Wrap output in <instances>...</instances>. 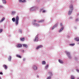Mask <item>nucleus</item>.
<instances>
[{
  "label": "nucleus",
  "mask_w": 79,
  "mask_h": 79,
  "mask_svg": "<svg viewBox=\"0 0 79 79\" xmlns=\"http://www.w3.org/2000/svg\"><path fill=\"white\" fill-rule=\"evenodd\" d=\"M19 17L17 16L15 17V18L14 17L12 19V20L13 22H15V24H16V25H18L19 22Z\"/></svg>",
  "instance_id": "1"
},
{
  "label": "nucleus",
  "mask_w": 79,
  "mask_h": 79,
  "mask_svg": "<svg viewBox=\"0 0 79 79\" xmlns=\"http://www.w3.org/2000/svg\"><path fill=\"white\" fill-rule=\"evenodd\" d=\"M65 53L69 59H71V53L70 52L67 51H65Z\"/></svg>",
  "instance_id": "2"
},
{
  "label": "nucleus",
  "mask_w": 79,
  "mask_h": 79,
  "mask_svg": "<svg viewBox=\"0 0 79 79\" xmlns=\"http://www.w3.org/2000/svg\"><path fill=\"white\" fill-rule=\"evenodd\" d=\"M32 68L35 71H36L37 69V67L35 65H34L33 66Z\"/></svg>",
  "instance_id": "3"
},
{
  "label": "nucleus",
  "mask_w": 79,
  "mask_h": 79,
  "mask_svg": "<svg viewBox=\"0 0 79 79\" xmlns=\"http://www.w3.org/2000/svg\"><path fill=\"white\" fill-rule=\"evenodd\" d=\"M34 42H38V37L37 36H36L35 38L33 40Z\"/></svg>",
  "instance_id": "4"
},
{
  "label": "nucleus",
  "mask_w": 79,
  "mask_h": 79,
  "mask_svg": "<svg viewBox=\"0 0 79 79\" xmlns=\"http://www.w3.org/2000/svg\"><path fill=\"white\" fill-rule=\"evenodd\" d=\"M69 8L70 10H73V6L72 5H70Z\"/></svg>",
  "instance_id": "5"
},
{
  "label": "nucleus",
  "mask_w": 79,
  "mask_h": 79,
  "mask_svg": "<svg viewBox=\"0 0 79 79\" xmlns=\"http://www.w3.org/2000/svg\"><path fill=\"white\" fill-rule=\"evenodd\" d=\"M58 26V24L57 23L52 28V30H53V29H54L56 27H57Z\"/></svg>",
  "instance_id": "6"
},
{
  "label": "nucleus",
  "mask_w": 79,
  "mask_h": 79,
  "mask_svg": "<svg viewBox=\"0 0 79 79\" xmlns=\"http://www.w3.org/2000/svg\"><path fill=\"white\" fill-rule=\"evenodd\" d=\"M42 47H43V46L42 45H40V46H38L36 47V49L38 50L39 48H42Z\"/></svg>",
  "instance_id": "7"
},
{
  "label": "nucleus",
  "mask_w": 79,
  "mask_h": 79,
  "mask_svg": "<svg viewBox=\"0 0 79 79\" xmlns=\"http://www.w3.org/2000/svg\"><path fill=\"white\" fill-rule=\"evenodd\" d=\"M72 12H73V10H69V11L68 12V15H71Z\"/></svg>",
  "instance_id": "8"
},
{
  "label": "nucleus",
  "mask_w": 79,
  "mask_h": 79,
  "mask_svg": "<svg viewBox=\"0 0 79 79\" xmlns=\"http://www.w3.org/2000/svg\"><path fill=\"white\" fill-rule=\"evenodd\" d=\"M64 29V27H61L60 28V30L59 31V32L60 33L62 31H63V30Z\"/></svg>",
  "instance_id": "9"
},
{
  "label": "nucleus",
  "mask_w": 79,
  "mask_h": 79,
  "mask_svg": "<svg viewBox=\"0 0 79 79\" xmlns=\"http://www.w3.org/2000/svg\"><path fill=\"white\" fill-rule=\"evenodd\" d=\"M17 47L18 48H21V47H22V44H19L17 45Z\"/></svg>",
  "instance_id": "10"
},
{
  "label": "nucleus",
  "mask_w": 79,
  "mask_h": 79,
  "mask_svg": "<svg viewBox=\"0 0 79 79\" xmlns=\"http://www.w3.org/2000/svg\"><path fill=\"white\" fill-rule=\"evenodd\" d=\"M33 25H34V26H35L39 27L40 26V25L36 23H33Z\"/></svg>",
  "instance_id": "11"
},
{
  "label": "nucleus",
  "mask_w": 79,
  "mask_h": 79,
  "mask_svg": "<svg viewBox=\"0 0 79 79\" xmlns=\"http://www.w3.org/2000/svg\"><path fill=\"white\" fill-rule=\"evenodd\" d=\"M58 61L60 64H63V61L62 60H59Z\"/></svg>",
  "instance_id": "12"
},
{
  "label": "nucleus",
  "mask_w": 79,
  "mask_h": 79,
  "mask_svg": "<svg viewBox=\"0 0 79 79\" xmlns=\"http://www.w3.org/2000/svg\"><path fill=\"white\" fill-rule=\"evenodd\" d=\"M8 61H11V56H9L8 58Z\"/></svg>",
  "instance_id": "13"
},
{
  "label": "nucleus",
  "mask_w": 79,
  "mask_h": 79,
  "mask_svg": "<svg viewBox=\"0 0 79 79\" xmlns=\"http://www.w3.org/2000/svg\"><path fill=\"white\" fill-rule=\"evenodd\" d=\"M22 45H23V47H25V48H27V44H22Z\"/></svg>",
  "instance_id": "14"
},
{
  "label": "nucleus",
  "mask_w": 79,
  "mask_h": 79,
  "mask_svg": "<svg viewBox=\"0 0 79 79\" xmlns=\"http://www.w3.org/2000/svg\"><path fill=\"white\" fill-rule=\"evenodd\" d=\"M19 2H21V3H25V2H26V0H19Z\"/></svg>",
  "instance_id": "15"
},
{
  "label": "nucleus",
  "mask_w": 79,
  "mask_h": 79,
  "mask_svg": "<svg viewBox=\"0 0 79 79\" xmlns=\"http://www.w3.org/2000/svg\"><path fill=\"white\" fill-rule=\"evenodd\" d=\"M43 11V13H45L46 11L45 10H44L43 9H40V12H42Z\"/></svg>",
  "instance_id": "16"
},
{
  "label": "nucleus",
  "mask_w": 79,
  "mask_h": 79,
  "mask_svg": "<svg viewBox=\"0 0 79 79\" xmlns=\"http://www.w3.org/2000/svg\"><path fill=\"white\" fill-rule=\"evenodd\" d=\"M5 17L2 18V20L0 21V23H2V22H3V21H4V20H5Z\"/></svg>",
  "instance_id": "17"
},
{
  "label": "nucleus",
  "mask_w": 79,
  "mask_h": 79,
  "mask_svg": "<svg viewBox=\"0 0 79 79\" xmlns=\"http://www.w3.org/2000/svg\"><path fill=\"white\" fill-rule=\"evenodd\" d=\"M75 40H76V41H79V37H76L75 38Z\"/></svg>",
  "instance_id": "18"
},
{
  "label": "nucleus",
  "mask_w": 79,
  "mask_h": 79,
  "mask_svg": "<svg viewBox=\"0 0 79 79\" xmlns=\"http://www.w3.org/2000/svg\"><path fill=\"white\" fill-rule=\"evenodd\" d=\"M16 14V12L13 11L12 12V13H11V15H15V14Z\"/></svg>",
  "instance_id": "19"
},
{
  "label": "nucleus",
  "mask_w": 79,
  "mask_h": 79,
  "mask_svg": "<svg viewBox=\"0 0 79 79\" xmlns=\"http://www.w3.org/2000/svg\"><path fill=\"white\" fill-rule=\"evenodd\" d=\"M71 79H75V77H74V76L73 75H71Z\"/></svg>",
  "instance_id": "20"
},
{
  "label": "nucleus",
  "mask_w": 79,
  "mask_h": 79,
  "mask_svg": "<svg viewBox=\"0 0 79 79\" xmlns=\"http://www.w3.org/2000/svg\"><path fill=\"white\" fill-rule=\"evenodd\" d=\"M30 10H31V11H34V10H34V7H32L30 9Z\"/></svg>",
  "instance_id": "21"
},
{
  "label": "nucleus",
  "mask_w": 79,
  "mask_h": 79,
  "mask_svg": "<svg viewBox=\"0 0 79 79\" xmlns=\"http://www.w3.org/2000/svg\"><path fill=\"white\" fill-rule=\"evenodd\" d=\"M3 67L5 68V69H7V68H8V67H7V66L5 65H4Z\"/></svg>",
  "instance_id": "22"
},
{
  "label": "nucleus",
  "mask_w": 79,
  "mask_h": 79,
  "mask_svg": "<svg viewBox=\"0 0 79 79\" xmlns=\"http://www.w3.org/2000/svg\"><path fill=\"white\" fill-rule=\"evenodd\" d=\"M44 20H40V21H39L38 23H43V22H44Z\"/></svg>",
  "instance_id": "23"
},
{
  "label": "nucleus",
  "mask_w": 79,
  "mask_h": 79,
  "mask_svg": "<svg viewBox=\"0 0 79 79\" xmlns=\"http://www.w3.org/2000/svg\"><path fill=\"white\" fill-rule=\"evenodd\" d=\"M34 10H38V8L37 7H34Z\"/></svg>",
  "instance_id": "24"
},
{
  "label": "nucleus",
  "mask_w": 79,
  "mask_h": 79,
  "mask_svg": "<svg viewBox=\"0 0 79 79\" xmlns=\"http://www.w3.org/2000/svg\"><path fill=\"white\" fill-rule=\"evenodd\" d=\"M36 23V20H33L32 21V24H33V23Z\"/></svg>",
  "instance_id": "25"
},
{
  "label": "nucleus",
  "mask_w": 79,
  "mask_h": 79,
  "mask_svg": "<svg viewBox=\"0 0 79 79\" xmlns=\"http://www.w3.org/2000/svg\"><path fill=\"white\" fill-rule=\"evenodd\" d=\"M2 2L3 3H6V1L5 0H2Z\"/></svg>",
  "instance_id": "26"
},
{
  "label": "nucleus",
  "mask_w": 79,
  "mask_h": 79,
  "mask_svg": "<svg viewBox=\"0 0 79 79\" xmlns=\"http://www.w3.org/2000/svg\"><path fill=\"white\" fill-rule=\"evenodd\" d=\"M20 40L22 41H24V38H20Z\"/></svg>",
  "instance_id": "27"
},
{
  "label": "nucleus",
  "mask_w": 79,
  "mask_h": 79,
  "mask_svg": "<svg viewBox=\"0 0 79 79\" xmlns=\"http://www.w3.org/2000/svg\"><path fill=\"white\" fill-rule=\"evenodd\" d=\"M42 64H45L46 63L45 61H43L42 62Z\"/></svg>",
  "instance_id": "28"
},
{
  "label": "nucleus",
  "mask_w": 79,
  "mask_h": 79,
  "mask_svg": "<svg viewBox=\"0 0 79 79\" xmlns=\"http://www.w3.org/2000/svg\"><path fill=\"white\" fill-rule=\"evenodd\" d=\"M79 21V18L76 19H75L76 22H78V21Z\"/></svg>",
  "instance_id": "29"
},
{
  "label": "nucleus",
  "mask_w": 79,
  "mask_h": 79,
  "mask_svg": "<svg viewBox=\"0 0 79 79\" xmlns=\"http://www.w3.org/2000/svg\"><path fill=\"white\" fill-rule=\"evenodd\" d=\"M17 57H18V58H21V56L20 55H17Z\"/></svg>",
  "instance_id": "30"
},
{
  "label": "nucleus",
  "mask_w": 79,
  "mask_h": 79,
  "mask_svg": "<svg viewBox=\"0 0 79 79\" xmlns=\"http://www.w3.org/2000/svg\"><path fill=\"white\" fill-rule=\"evenodd\" d=\"M22 29H20L19 30V31L20 32V33L21 34H22Z\"/></svg>",
  "instance_id": "31"
},
{
  "label": "nucleus",
  "mask_w": 79,
  "mask_h": 79,
  "mask_svg": "<svg viewBox=\"0 0 79 79\" xmlns=\"http://www.w3.org/2000/svg\"><path fill=\"white\" fill-rule=\"evenodd\" d=\"M4 8V7L3 6L0 5V8Z\"/></svg>",
  "instance_id": "32"
},
{
  "label": "nucleus",
  "mask_w": 79,
  "mask_h": 79,
  "mask_svg": "<svg viewBox=\"0 0 79 79\" xmlns=\"http://www.w3.org/2000/svg\"><path fill=\"white\" fill-rule=\"evenodd\" d=\"M49 74H50V76H52V75H53L52 74V72H49Z\"/></svg>",
  "instance_id": "33"
},
{
  "label": "nucleus",
  "mask_w": 79,
  "mask_h": 79,
  "mask_svg": "<svg viewBox=\"0 0 79 79\" xmlns=\"http://www.w3.org/2000/svg\"><path fill=\"white\" fill-rule=\"evenodd\" d=\"M48 68V65H47L45 67V69H47Z\"/></svg>",
  "instance_id": "34"
},
{
  "label": "nucleus",
  "mask_w": 79,
  "mask_h": 79,
  "mask_svg": "<svg viewBox=\"0 0 79 79\" xmlns=\"http://www.w3.org/2000/svg\"><path fill=\"white\" fill-rule=\"evenodd\" d=\"M74 45H75L74 44H70V45H71L72 46H74Z\"/></svg>",
  "instance_id": "35"
},
{
  "label": "nucleus",
  "mask_w": 79,
  "mask_h": 79,
  "mask_svg": "<svg viewBox=\"0 0 79 79\" xmlns=\"http://www.w3.org/2000/svg\"><path fill=\"white\" fill-rule=\"evenodd\" d=\"M2 31H3V30L2 29H1L0 30V33H1V32H2Z\"/></svg>",
  "instance_id": "36"
},
{
  "label": "nucleus",
  "mask_w": 79,
  "mask_h": 79,
  "mask_svg": "<svg viewBox=\"0 0 79 79\" xmlns=\"http://www.w3.org/2000/svg\"><path fill=\"white\" fill-rule=\"evenodd\" d=\"M76 71H77V73H79V70L78 69H76Z\"/></svg>",
  "instance_id": "37"
},
{
  "label": "nucleus",
  "mask_w": 79,
  "mask_h": 79,
  "mask_svg": "<svg viewBox=\"0 0 79 79\" xmlns=\"http://www.w3.org/2000/svg\"><path fill=\"white\" fill-rule=\"evenodd\" d=\"M46 79H51V77H48Z\"/></svg>",
  "instance_id": "38"
},
{
  "label": "nucleus",
  "mask_w": 79,
  "mask_h": 79,
  "mask_svg": "<svg viewBox=\"0 0 79 79\" xmlns=\"http://www.w3.org/2000/svg\"><path fill=\"white\" fill-rule=\"evenodd\" d=\"M0 74H1V75H3V73L2 72H0Z\"/></svg>",
  "instance_id": "39"
},
{
  "label": "nucleus",
  "mask_w": 79,
  "mask_h": 79,
  "mask_svg": "<svg viewBox=\"0 0 79 79\" xmlns=\"http://www.w3.org/2000/svg\"><path fill=\"white\" fill-rule=\"evenodd\" d=\"M23 61H25V60H26V58H23Z\"/></svg>",
  "instance_id": "40"
},
{
  "label": "nucleus",
  "mask_w": 79,
  "mask_h": 79,
  "mask_svg": "<svg viewBox=\"0 0 79 79\" xmlns=\"http://www.w3.org/2000/svg\"><path fill=\"white\" fill-rule=\"evenodd\" d=\"M73 17H70L69 18V19H72Z\"/></svg>",
  "instance_id": "41"
},
{
  "label": "nucleus",
  "mask_w": 79,
  "mask_h": 79,
  "mask_svg": "<svg viewBox=\"0 0 79 79\" xmlns=\"http://www.w3.org/2000/svg\"><path fill=\"white\" fill-rule=\"evenodd\" d=\"M60 25L61 26H63V25L62 24V23H60Z\"/></svg>",
  "instance_id": "42"
},
{
  "label": "nucleus",
  "mask_w": 79,
  "mask_h": 79,
  "mask_svg": "<svg viewBox=\"0 0 79 79\" xmlns=\"http://www.w3.org/2000/svg\"><path fill=\"white\" fill-rule=\"evenodd\" d=\"M0 79H2V78H1V77H0Z\"/></svg>",
  "instance_id": "43"
},
{
  "label": "nucleus",
  "mask_w": 79,
  "mask_h": 79,
  "mask_svg": "<svg viewBox=\"0 0 79 79\" xmlns=\"http://www.w3.org/2000/svg\"><path fill=\"white\" fill-rule=\"evenodd\" d=\"M77 79H79V78H78Z\"/></svg>",
  "instance_id": "44"
},
{
  "label": "nucleus",
  "mask_w": 79,
  "mask_h": 79,
  "mask_svg": "<svg viewBox=\"0 0 79 79\" xmlns=\"http://www.w3.org/2000/svg\"><path fill=\"white\" fill-rule=\"evenodd\" d=\"M23 52H24V50H23Z\"/></svg>",
  "instance_id": "45"
}]
</instances>
